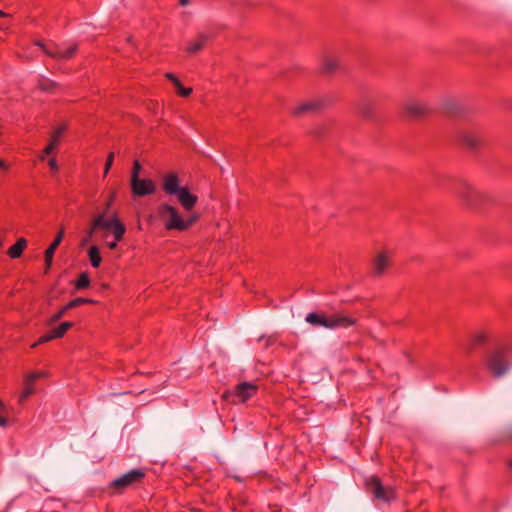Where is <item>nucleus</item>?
<instances>
[{
    "label": "nucleus",
    "instance_id": "obj_1",
    "mask_svg": "<svg viewBox=\"0 0 512 512\" xmlns=\"http://www.w3.org/2000/svg\"><path fill=\"white\" fill-rule=\"evenodd\" d=\"M157 215L167 231L179 232L189 230L200 218L198 213L191 211L185 215L176 206L169 203L160 204Z\"/></svg>",
    "mask_w": 512,
    "mask_h": 512
},
{
    "label": "nucleus",
    "instance_id": "obj_2",
    "mask_svg": "<svg viewBox=\"0 0 512 512\" xmlns=\"http://www.w3.org/2000/svg\"><path fill=\"white\" fill-rule=\"evenodd\" d=\"M162 190L168 196H175L185 212L192 211L198 202L197 195L191 193L187 186L181 185L176 172H168L162 177Z\"/></svg>",
    "mask_w": 512,
    "mask_h": 512
},
{
    "label": "nucleus",
    "instance_id": "obj_3",
    "mask_svg": "<svg viewBox=\"0 0 512 512\" xmlns=\"http://www.w3.org/2000/svg\"><path fill=\"white\" fill-rule=\"evenodd\" d=\"M91 226L92 227L89 231V236H91L96 229L111 232L113 240L106 242V246L111 250L116 249L118 242L123 239L126 233V227L124 223L116 214H113L110 217H106L105 213L99 214L93 219Z\"/></svg>",
    "mask_w": 512,
    "mask_h": 512
},
{
    "label": "nucleus",
    "instance_id": "obj_4",
    "mask_svg": "<svg viewBox=\"0 0 512 512\" xmlns=\"http://www.w3.org/2000/svg\"><path fill=\"white\" fill-rule=\"evenodd\" d=\"M306 322L313 326H321L327 329L348 328L356 324V319L342 313L332 315L309 313L305 318Z\"/></svg>",
    "mask_w": 512,
    "mask_h": 512
},
{
    "label": "nucleus",
    "instance_id": "obj_5",
    "mask_svg": "<svg viewBox=\"0 0 512 512\" xmlns=\"http://www.w3.org/2000/svg\"><path fill=\"white\" fill-rule=\"evenodd\" d=\"M507 358V348H497L490 352L487 357V368L494 377H501L508 371L510 364Z\"/></svg>",
    "mask_w": 512,
    "mask_h": 512
},
{
    "label": "nucleus",
    "instance_id": "obj_6",
    "mask_svg": "<svg viewBox=\"0 0 512 512\" xmlns=\"http://www.w3.org/2000/svg\"><path fill=\"white\" fill-rule=\"evenodd\" d=\"M144 472L140 469H133L126 474L121 475L111 482V487L117 490H122L130 485L139 482L144 477Z\"/></svg>",
    "mask_w": 512,
    "mask_h": 512
},
{
    "label": "nucleus",
    "instance_id": "obj_7",
    "mask_svg": "<svg viewBox=\"0 0 512 512\" xmlns=\"http://www.w3.org/2000/svg\"><path fill=\"white\" fill-rule=\"evenodd\" d=\"M131 192L136 197L152 195L156 191V184L151 179L137 178L130 180Z\"/></svg>",
    "mask_w": 512,
    "mask_h": 512
},
{
    "label": "nucleus",
    "instance_id": "obj_8",
    "mask_svg": "<svg viewBox=\"0 0 512 512\" xmlns=\"http://www.w3.org/2000/svg\"><path fill=\"white\" fill-rule=\"evenodd\" d=\"M367 486L370 488L374 496L383 501H390L395 499V490L391 487H384L380 480L376 477H371L367 481Z\"/></svg>",
    "mask_w": 512,
    "mask_h": 512
},
{
    "label": "nucleus",
    "instance_id": "obj_9",
    "mask_svg": "<svg viewBox=\"0 0 512 512\" xmlns=\"http://www.w3.org/2000/svg\"><path fill=\"white\" fill-rule=\"evenodd\" d=\"M34 45L40 47L45 54L59 59L71 58L77 49L76 45H70L68 48L65 49L58 47H47L43 45L41 42H35Z\"/></svg>",
    "mask_w": 512,
    "mask_h": 512
},
{
    "label": "nucleus",
    "instance_id": "obj_10",
    "mask_svg": "<svg viewBox=\"0 0 512 512\" xmlns=\"http://www.w3.org/2000/svg\"><path fill=\"white\" fill-rule=\"evenodd\" d=\"M392 258H393L392 251L386 250V249L380 250L374 258V262H373L374 273L377 275L383 274L387 270V268L391 265Z\"/></svg>",
    "mask_w": 512,
    "mask_h": 512
},
{
    "label": "nucleus",
    "instance_id": "obj_11",
    "mask_svg": "<svg viewBox=\"0 0 512 512\" xmlns=\"http://www.w3.org/2000/svg\"><path fill=\"white\" fill-rule=\"evenodd\" d=\"M94 301L92 299L88 298H82L78 297L71 301H69L65 306H63L58 312H56L54 315H52L48 320V325H52L59 321L66 313L67 311H70V309L76 308L78 306L93 303Z\"/></svg>",
    "mask_w": 512,
    "mask_h": 512
},
{
    "label": "nucleus",
    "instance_id": "obj_12",
    "mask_svg": "<svg viewBox=\"0 0 512 512\" xmlns=\"http://www.w3.org/2000/svg\"><path fill=\"white\" fill-rule=\"evenodd\" d=\"M46 377L45 372H33L26 376L24 387L19 397V402H24L30 395L35 392L34 384L39 378Z\"/></svg>",
    "mask_w": 512,
    "mask_h": 512
},
{
    "label": "nucleus",
    "instance_id": "obj_13",
    "mask_svg": "<svg viewBox=\"0 0 512 512\" xmlns=\"http://www.w3.org/2000/svg\"><path fill=\"white\" fill-rule=\"evenodd\" d=\"M493 331L490 328H479L476 329L470 336V346L471 348L485 345L492 340Z\"/></svg>",
    "mask_w": 512,
    "mask_h": 512
},
{
    "label": "nucleus",
    "instance_id": "obj_14",
    "mask_svg": "<svg viewBox=\"0 0 512 512\" xmlns=\"http://www.w3.org/2000/svg\"><path fill=\"white\" fill-rule=\"evenodd\" d=\"M63 237H64V230L61 229L55 239L53 240V242L50 244V246L46 249L45 253H44V261H45V273H47L51 267H52V263H53V257H54V254H55V251L57 250L58 246L60 245V243L62 242L63 240Z\"/></svg>",
    "mask_w": 512,
    "mask_h": 512
},
{
    "label": "nucleus",
    "instance_id": "obj_15",
    "mask_svg": "<svg viewBox=\"0 0 512 512\" xmlns=\"http://www.w3.org/2000/svg\"><path fill=\"white\" fill-rule=\"evenodd\" d=\"M457 194L461 197L467 204H472L478 197L480 196L479 191L476 187L470 183L463 182L460 184Z\"/></svg>",
    "mask_w": 512,
    "mask_h": 512
},
{
    "label": "nucleus",
    "instance_id": "obj_16",
    "mask_svg": "<svg viewBox=\"0 0 512 512\" xmlns=\"http://www.w3.org/2000/svg\"><path fill=\"white\" fill-rule=\"evenodd\" d=\"M257 385L251 382H242L236 386L235 395L242 401L245 402L255 395L257 392Z\"/></svg>",
    "mask_w": 512,
    "mask_h": 512
},
{
    "label": "nucleus",
    "instance_id": "obj_17",
    "mask_svg": "<svg viewBox=\"0 0 512 512\" xmlns=\"http://www.w3.org/2000/svg\"><path fill=\"white\" fill-rule=\"evenodd\" d=\"M405 112L411 117H419L427 114L429 112V108L425 103L410 100L405 104Z\"/></svg>",
    "mask_w": 512,
    "mask_h": 512
},
{
    "label": "nucleus",
    "instance_id": "obj_18",
    "mask_svg": "<svg viewBox=\"0 0 512 512\" xmlns=\"http://www.w3.org/2000/svg\"><path fill=\"white\" fill-rule=\"evenodd\" d=\"M323 107V101L319 99H313L298 104L293 108L294 115H302L308 112H314Z\"/></svg>",
    "mask_w": 512,
    "mask_h": 512
},
{
    "label": "nucleus",
    "instance_id": "obj_19",
    "mask_svg": "<svg viewBox=\"0 0 512 512\" xmlns=\"http://www.w3.org/2000/svg\"><path fill=\"white\" fill-rule=\"evenodd\" d=\"M27 247V240L25 238H19L15 244H13L7 251V254L12 259L20 258L23 251Z\"/></svg>",
    "mask_w": 512,
    "mask_h": 512
},
{
    "label": "nucleus",
    "instance_id": "obj_20",
    "mask_svg": "<svg viewBox=\"0 0 512 512\" xmlns=\"http://www.w3.org/2000/svg\"><path fill=\"white\" fill-rule=\"evenodd\" d=\"M462 142L470 147V148H476L482 143V138L475 132L472 131H465L461 135Z\"/></svg>",
    "mask_w": 512,
    "mask_h": 512
},
{
    "label": "nucleus",
    "instance_id": "obj_21",
    "mask_svg": "<svg viewBox=\"0 0 512 512\" xmlns=\"http://www.w3.org/2000/svg\"><path fill=\"white\" fill-rule=\"evenodd\" d=\"M165 76L168 80H170L174 84L177 94L180 95L181 97H188L192 93V88L183 87L180 80L173 73L168 72L165 74Z\"/></svg>",
    "mask_w": 512,
    "mask_h": 512
},
{
    "label": "nucleus",
    "instance_id": "obj_22",
    "mask_svg": "<svg viewBox=\"0 0 512 512\" xmlns=\"http://www.w3.org/2000/svg\"><path fill=\"white\" fill-rule=\"evenodd\" d=\"M88 258L93 268H98L102 262L100 249L98 246L93 245L88 250Z\"/></svg>",
    "mask_w": 512,
    "mask_h": 512
},
{
    "label": "nucleus",
    "instance_id": "obj_23",
    "mask_svg": "<svg viewBox=\"0 0 512 512\" xmlns=\"http://www.w3.org/2000/svg\"><path fill=\"white\" fill-rule=\"evenodd\" d=\"M208 37L204 34L199 35L195 40H193L187 47V51L189 53H196L200 51L205 43L207 42Z\"/></svg>",
    "mask_w": 512,
    "mask_h": 512
},
{
    "label": "nucleus",
    "instance_id": "obj_24",
    "mask_svg": "<svg viewBox=\"0 0 512 512\" xmlns=\"http://www.w3.org/2000/svg\"><path fill=\"white\" fill-rule=\"evenodd\" d=\"M340 63L339 60L332 56H327L323 59L322 62V69L327 73L334 72L338 67Z\"/></svg>",
    "mask_w": 512,
    "mask_h": 512
},
{
    "label": "nucleus",
    "instance_id": "obj_25",
    "mask_svg": "<svg viewBox=\"0 0 512 512\" xmlns=\"http://www.w3.org/2000/svg\"><path fill=\"white\" fill-rule=\"evenodd\" d=\"M72 326V322H63L59 326L51 329L50 331L55 339H59L62 338Z\"/></svg>",
    "mask_w": 512,
    "mask_h": 512
},
{
    "label": "nucleus",
    "instance_id": "obj_26",
    "mask_svg": "<svg viewBox=\"0 0 512 512\" xmlns=\"http://www.w3.org/2000/svg\"><path fill=\"white\" fill-rule=\"evenodd\" d=\"M64 131H65L64 126H59L58 128H56L51 135L49 143L58 147Z\"/></svg>",
    "mask_w": 512,
    "mask_h": 512
},
{
    "label": "nucleus",
    "instance_id": "obj_27",
    "mask_svg": "<svg viewBox=\"0 0 512 512\" xmlns=\"http://www.w3.org/2000/svg\"><path fill=\"white\" fill-rule=\"evenodd\" d=\"M90 284V278L86 272H83L79 275L75 287L76 289H84L87 288Z\"/></svg>",
    "mask_w": 512,
    "mask_h": 512
},
{
    "label": "nucleus",
    "instance_id": "obj_28",
    "mask_svg": "<svg viewBox=\"0 0 512 512\" xmlns=\"http://www.w3.org/2000/svg\"><path fill=\"white\" fill-rule=\"evenodd\" d=\"M7 409L6 406L0 401V426L6 427L8 425V420L6 418Z\"/></svg>",
    "mask_w": 512,
    "mask_h": 512
},
{
    "label": "nucleus",
    "instance_id": "obj_29",
    "mask_svg": "<svg viewBox=\"0 0 512 512\" xmlns=\"http://www.w3.org/2000/svg\"><path fill=\"white\" fill-rule=\"evenodd\" d=\"M54 339L55 338H54L53 334L51 333V331H49V332L45 333L44 335H42L38 339V341L36 343H34L31 347L35 348L39 344H43V343L49 342V341L54 340Z\"/></svg>",
    "mask_w": 512,
    "mask_h": 512
},
{
    "label": "nucleus",
    "instance_id": "obj_30",
    "mask_svg": "<svg viewBox=\"0 0 512 512\" xmlns=\"http://www.w3.org/2000/svg\"><path fill=\"white\" fill-rule=\"evenodd\" d=\"M140 171H141V164L138 160H135L133 163L130 180H135L137 178H140Z\"/></svg>",
    "mask_w": 512,
    "mask_h": 512
},
{
    "label": "nucleus",
    "instance_id": "obj_31",
    "mask_svg": "<svg viewBox=\"0 0 512 512\" xmlns=\"http://www.w3.org/2000/svg\"><path fill=\"white\" fill-rule=\"evenodd\" d=\"M56 149V146L48 143L47 146L44 148L42 155L40 156V160L44 161L46 156L52 154Z\"/></svg>",
    "mask_w": 512,
    "mask_h": 512
},
{
    "label": "nucleus",
    "instance_id": "obj_32",
    "mask_svg": "<svg viewBox=\"0 0 512 512\" xmlns=\"http://www.w3.org/2000/svg\"><path fill=\"white\" fill-rule=\"evenodd\" d=\"M113 161H114V153L113 152H110L108 154V157L106 159V163H105V169H104V175H107L109 170L111 169L112 165H113Z\"/></svg>",
    "mask_w": 512,
    "mask_h": 512
},
{
    "label": "nucleus",
    "instance_id": "obj_33",
    "mask_svg": "<svg viewBox=\"0 0 512 512\" xmlns=\"http://www.w3.org/2000/svg\"><path fill=\"white\" fill-rule=\"evenodd\" d=\"M48 165L53 172H57L59 169L57 161L54 157L49 159Z\"/></svg>",
    "mask_w": 512,
    "mask_h": 512
},
{
    "label": "nucleus",
    "instance_id": "obj_34",
    "mask_svg": "<svg viewBox=\"0 0 512 512\" xmlns=\"http://www.w3.org/2000/svg\"><path fill=\"white\" fill-rule=\"evenodd\" d=\"M9 168H10V164L8 162H6L5 160L0 159V170L5 172V171H8Z\"/></svg>",
    "mask_w": 512,
    "mask_h": 512
},
{
    "label": "nucleus",
    "instance_id": "obj_35",
    "mask_svg": "<svg viewBox=\"0 0 512 512\" xmlns=\"http://www.w3.org/2000/svg\"><path fill=\"white\" fill-rule=\"evenodd\" d=\"M113 200H114V194L110 197V199H109V201L107 203V208H109L111 206Z\"/></svg>",
    "mask_w": 512,
    "mask_h": 512
},
{
    "label": "nucleus",
    "instance_id": "obj_36",
    "mask_svg": "<svg viewBox=\"0 0 512 512\" xmlns=\"http://www.w3.org/2000/svg\"><path fill=\"white\" fill-rule=\"evenodd\" d=\"M186 2H187L186 0H181V4H182V5H185V4H186Z\"/></svg>",
    "mask_w": 512,
    "mask_h": 512
},
{
    "label": "nucleus",
    "instance_id": "obj_37",
    "mask_svg": "<svg viewBox=\"0 0 512 512\" xmlns=\"http://www.w3.org/2000/svg\"><path fill=\"white\" fill-rule=\"evenodd\" d=\"M2 15H3V12L0 10V16H2Z\"/></svg>",
    "mask_w": 512,
    "mask_h": 512
},
{
    "label": "nucleus",
    "instance_id": "obj_38",
    "mask_svg": "<svg viewBox=\"0 0 512 512\" xmlns=\"http://www.w3.org/2000/svg\"><path fill=\"white\" fill-rule=\"evenodd\" d=\"M511 466H512V462H511Z\"/></svg>",
    "mask_w": 512,
    "mask_h": 512
}]
</instances>
